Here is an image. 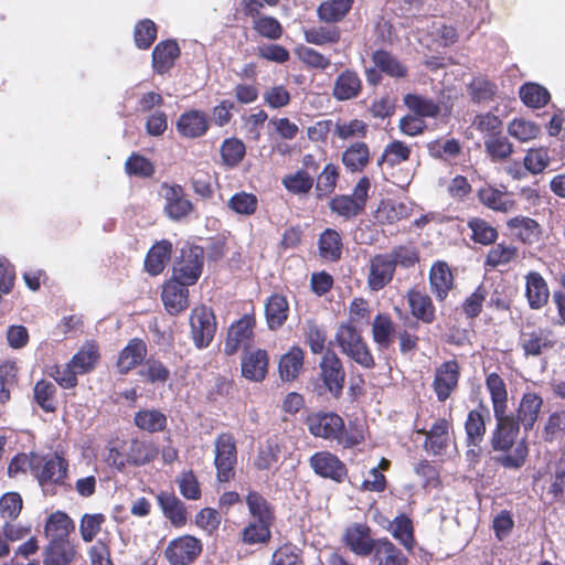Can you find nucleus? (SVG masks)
Returning a JSON list of instances; mask_svg holds the SVG:
<instances>
[{"label": "nucleus", "mask_w": 565, "mask_h": 565, "mask_svg": "<svg viewBox=\"0 0 565 565\" xmlns=\"http://www.w3.org/2000/svg\"><path fill=\"white\" fill-rule=\"evenodd\" d=\"M134 423L139 429L153 434L166 429L167 416L159 409L145 408L135 414Z\"/></svg>", "instance_id": "nucleus-38"}, {"label": "nucleus", "mask_w": 565, "mask_h": 565, "mask_svg": "<svg viewBox=\"0 0 565 565\" xmlns=\"http://www.w3.org/2000/svg\"><path fill=\"white\" fill-rule=\"evenodd\" d=\"M430 157L441 160L457 158L461 152V145L457 139H447L445 141L434 140L427 145Z\"/></svg>", "instance_id": "nucleus-55"}, {"label": "nucleus", "mask_w": 565, "mask_h": 565, "mask_svg": "<svg viewBox=\"0 0 565 565\" xmlns=\"http://www.w3.org/2000/svg\"><path fill=\"white\" fill-rule=\"evenodd\" d=\"M204 252L200 246L181 248L180 258L173 265L172 279L183 285H194L201 276Z\"/></svg>", "instance_id": "nucleus-4"}, {"label": "nucleus", "mask_w": 565, "mask_h": 565, "mask_svg": "<svg viewBox=\"0 0 565 565\" xmlns=\"http://www.w3.org/2000/svg\"><path fill=\"white\" fill-rule=\"evenodd\" d=\"M372 61L376 68L393 78H404L408 74L407 66L398 57L384 50H376L372 54Z\"/></svg>", "instance_id": "nucleus-31"}, {"label": "nucleus", "mask_w": 565, "mask_h": 565, "mask_svg": "<svg viewBox=\"0 0 565 565\" xmlns=\"http://www.w3.org/2000/svg\"><path fill=\"white\" fill-rule=\"evenodd\" d=\"M147 353L146 343L139 339H132L120 351L117 367L120 374H127L130 370L140 364Z\"/></svg>", "instance_id": "nucleus-28"}, {"label": "nucleus", "mask_w": 565, "mask_h": 565, "mask_svg": "<svg viewBox=\"0 0 565 565\" xmlns=\"http://www.w3.org/2000/svg\"><path fill=\"white\" fill-rule=\"evenodd\" d=\"M281 183L289 193L295 195H306L311 191L315 184V179L308 171L300 169L294 173L285 175Z\"/></svg>", "instance_id": "nucleus-44"}, {"label": "nucleus", "mask_w": 565, "mask_h": 565, "mask_svg": "<svg viewBox=\"0 0 565 565\" xmlns=\"http://www.w3.org/2000/svg\"><path fill=\"white\" fill-rule=\"evenodd\" d=\"M56 386L52 382L41 380L34 386V399L45 412L55 411Z\"/></svg>", "instance_id": "nucleus-60"}, {"label": "nucleus", "mask_w": 565, "mask_h": 565, "mask_svg": "<svg viewBox=\"0 0 565 565\" xmlns=\"http://www.w3.org/2000/svg\"><path fill=\"white\" fill-rule=\"evenodd\" d=\"M408 302L412 313L425 323H430L435 318V309L428 296L419 291L408 292Z\"/></svg>", "instance_id": "nucleus-50"}, {"label": "nucleus", "mask_w": 565, "mask_h": 565, "mask_svg": "<svg viewBox=\"0 0 565 565\" xmlns=\"http://www.w3.org/2000/svg\"><path fill=\"white\" fill-rule=\"evenodd\" d=\"M507 225L513 235L525 244H534L540 239V224L531 217L515 216L510 218Z\"/></svg>", "instance_id": "nucleus-33"}, {"label": "nucleus", "mask_w": 565, "mask_h": 565, "mask_svg": "<svg viewBox=\"0 0 565 565\" xmlns=\"http://www.w3.org/2000/svg\"><path fill=\"white\" fill-rule=\"evenodd\" d=\"M303 351L299 347H292L279 361V375L282 381H294L303 366Z\"/></svg>", "instance_id": "nucleus-37"}, {"label": "nucleus", "mask_w": 565, "mask_h": 565, "mask_svg": "<svg viewBox=\"0 0 565 565\" xmlns=\"http://www.w3.org/2000/svg\"><path fill=\"white\" fill-rule=\"evenodd\" d=\"M556 339L552 331L539 328L530 332H523L520 337V344L526 356H539L552 349Z\"/></svg>", "instance_id": "nucleus-17"}, {"label": "nucleus", "mask_w": 565, "mask_h": 565, "mask_svg": "<svg viewBox=\"0 0 565 565\" xmlns=\"http://www.w3.org/2000/svg\"><path fill=\"white\" fill-rule=\"evenodd\" d=\"M484 148L492 161H502L513 152V145L504 136L497 135L484 140Z\"/></svg>", "instance_id": "nucleus-58"}, {"label": "nucleus", "mask_w": 565, "mask_h": 565, "mask_svg": "<svg viewBox=\"0 0 565 565\" xmlns=\"http://www.w3.org/2000/svg\"><path fill=\"white\" fill-rule=\"evenodd\" d=\"M341 352L364 369L375 366L374 358L361 333L351 323H342L335 333Z\"/></svg>", "instance_id": "nucleus-2"}, {"label": "nucleus", "mask_w": 565, "mask_h": 565, "mask_svg": "<svg viewBox=\"0 0 565 565\" xmlns=\"http://www.w3.org/2000/svg\"><path fill=\"white\" fill-rule=\"evenodd\" d=\"M303 35L307 43L322 46L338 43L341 31L335 25H319L305 30Z\"/></svg>", "instance_id": "nucleus-45"}, {"label": "nucleus", "mask_w": 565, "mask_h": 565, "mask_svg": "<svg viewBox=\"0 0 565 565\" xmlns=\"http://www.w3.org/2000/svg\"><path fill=\"white\" fill-rule=\"evenodd\" d=\"M339 179V168L333 163H328L319 173L316 183L317 196L321 198L332 193Z\"/></svg>", "instance_id": "nucleus-61"}, {"label": "nucleus", "mask_w": 565, "mask_h": 565, "mask_svg": "<svg viewBox=\"0 0 565 565\" xmlns=\"http://www.w3.org/2000/svg\"><path fill=\"white\" fill-rule=\"evenodd\" d=\"M565 438V411H555L550 414L543 429V439L547 443Z\"/></svg>", "instance_id": "nucleus-56"}, {"label": "nucleus", "mask_w": 565, "mask_h": 565, "mask_svg": "<svg viewBox=\"0 0 565 565\" xmlns=\"http://www.w3.org/2000/svg\"><path fill=\"white\" fill-rule=\"evenodd\" d=\"M253 329L254 319L249 316H244L239 320L233 322L227 331L224 353L226 355H233L241 349H243L244 352L247 351L253 343Z\"/></svg>", "instance_id": "nucleus-9"}, {"label": "nucleus", "mask_w": 565, "mask_h": 565, "mask_svg": "<svg viewBox=\"0 0 565 565\" xmlns=\"http://www.w3.org/2000/svg\"><path fill=\"white\" fill-rule=\"evenodd\" d=\"M288 310V302L284 296H270L265 307L266 320L269 329L276 330L280 328L287 320Z\"/></svg>", "instance_id": "nucleus-39"}, {"label": "nucleus", "mask_w": 565, "mask_h": 565, "mask_svg": "<svg viewBox=\"0 0 565 565\" xmlns=\"http://www.w3.org/2000/svg\"><path fill=\"white\" fill-rule=\"evenodd\" d=\"M353 0H328L318 8V17L321 21L334 23L342 20L350 11Z\"/></svg>", "instance_id": "nucleus-47"}, {"label": "nucleus", "mask_w": 565, "mask_h": 565, "mask_svg": "<svg viewBox=\"0 0 565 565\" xmlns=\"http://www.w3.org/2000/svg\"><path fill=\"white\" fill-rule=\"evenodd\" d=\"M370 186V179L367 177L361 178L355 184L352 195H335L330 200L329 209L332 213L343 217L344 220L354 218L365 209Z\"/></svg>", "instance_id": "nucleus-3"}, {"label": "nucleus", "mask_w": 565, "mask_h": 565, "mask_svg": "<svg viewBox=\"0 0 565 565\" xmlns=\"http://www.w3.org/2000/svg\"><path fill=\"white\" fill-rule=\"evenodd\" d=\"M271 524L257 520L250 521L242 531V541L249 545L267 543L271 536Z\"/></svg>", "instance_id": "nucleus-54"}, {"label": "nucleus", "mask_w": 565, "mask_h": 565, "mask_svg": "<svg viewBox=\"0 0 565 565\" xmlns=\"http://www.w3.org/2000/svg\"><path fill=\"white\" fill-rule=\"evenodd\" d=\"M280 446L275 439H268L258 449L255 466L259 470H269L279 459Z\"/></svg>", "instance_id": "nucleus-59"}, {"label": "nucleus", "mask_w": 565, "mask_h": 565, "mask_svg": "<svg viewBox=\"0 0 565 565\" xmlns=\"http://www.w3.org/2000/svg\"><path fill=\"white\" fill-rule=\"evenodd\" d=\"M477 196L484 206L497 212L507 213L515 205V202L507 192L500 191L491 185L480 188Z\"/></svg>", "instance_id": "nucleus-30"}, {"label": "nucleus", "mask_w": 565, "mask_h": 565, "mask_svg": "<svg viewBox=\"0 0 565 565\" xmlns=\"http://www.w3.org/2000/svg\"><path fill=\"white\" fill-rule=\"evenodd\" d=\"M309 463L316 475L335 482H342L348 475L345 465L328 451L316 452L310 457Z\"/></svg>", "instance_id": "nucleus-13"}, {"label": "nucleus", "mask_w": 565, "mask_h": 565, "mask_svg": "<svg viewBox=\"0 0 565 565\" xmlns=\"http://www.w3.org/2000/svg\"><path fill=\"white\" fill-rule=\"evenodd\" d=\"M68 462L61 456H53L46 459L40 471L36 472V478L41 487L47 486H63L67 477Z\"/></svg>", "instance_id": "nucleus-19"}, {"label": "nucleus", "mask_w": 565, "mask_h": 565, "mask_svg": "<svg viewBox=\"0 0 565 565\" xmlns=\"http://www.w3.org/2000/svg\"><path fill=\"white\" fill-rule=\"evenodd\" d=\"M405 106L419 118H436L440 113V106L430 98L417 94L404 96Z\"/></svg>", "instance_id": "nucleus-41"}, {"label": "nucleus", "mask_w": 565, "mask_h": 565, "mask_svg": "<svg viewBox=\"0 0 565 565\" xmlns=\"http://www.w3.org/2000/svg\"><path fill=\"white\" fill-rule=\"evenodd\" d=\"M362 92V81L359 74L350 68L342 71L335 78L332 96L339 102L351 100Z\"/></svg>", "instance_id": "nucleus-21"}, {"label": "nucleus", "mask_w": 565, "mask_h": 565, "mask_svg": "<svg viewBox=\"0 0 565 565\" xmlns=\"http://www.w3.org/2000/svg\"><path fill=\"white\" fill-rule=\"evenodd\" d=\"M73 527L72 520L64 512H55L50 515L45 523L44 532L50 541L67 540L70 529Z\"/></svg>", "instance_id": "nucleus-49"}, {"label": "nucleus", "mask_w": 565, "mask_h": 565, "mask_svg": "<svg viewBox=\"0 0 565 565\" xmlns=\"http://www.w3.org/2000/svg\"><path fill=\"white\" fill-rule=\"evenodd\" d=\"M99 360L98 347L94 342L85 343L81 350L70 361L71 367H74L79 374L90 372Z\"/></svg>", "instance_id": "nucleus-42"}, {"label": "nucleus", "mask_w": 565, "mask_h": 565, "mask_svg": "<svg viewBox=\"0 0 565 565\" xmlns=\"http://www.w3.org/2000/svg\"><path fill=\"white\" fill-rule=\"evenodd\" d=\"M460 366L456 360L446 361L436 369L433 388L439 402L450 397L458 386Z\"/></svg>", "instance_id": "nucleus-10"}, {"label": "nucleus", "mask_w": 565, "mask_h": 565, "mask_svg": "<svg viewBox=\"0 0 565 565\" xmlns=\"http://www.w3.org/2000/svg\"><path fill=\"white\" fill-rule=\"evenodd\" d=\"M497 420L495 429L491 436V447L494 451H509L514 445L520 430V424L514 417L507 415L503 411L501 416H494Z\"/></svg>", "instance_id": "nucleus-12"}, {"label": "nucleus", "mask_w": 565, "mask_h": 565, "mask_svg": "<svg viewBox=\"0 0 565 565\" xmlns=\"http://www.w3.org/2000/svg\"><path fill=\"white\" fill-rule=\"evenodd\" d=\"M486 386L490 393L494 416H501L508 408V392L503 379L497 373H490L486 379Z\"/></svg>", "instance_id": "nucleus-36"}, {"label": "nucleus", "mask_w": 565, "mask_h": 565, "mask_svg": "<svg viewBox=\"0 0 565 565\" xmlns=\"http://www.w3.org/2000/svg\"><path fill=\"white\" fill-rule=\"evenodd\" d=\"M307 426L313 436L337 440L344 447L356 446L363 440L362 431H347L342 417L335 413L311 414L307 418Z\"/></svg>", "instance_id": "nucleus-1"}, {"label": "nucleus", "mask_w": 565, "mask_h": 565, "mask_svg": "<svg viewBox=\"0 0 565 565\" xmlns=\"http://www.w3.org/2000/svg\"><path fill=\"white\" fill-rule=\"evenodd\" d=\"M270 565H303L300 550L292 544H284L271 555Z\"/></svg>", "instance_id": "nucleus-64"}, {"label": "nucleus", "mask_w": 565, "mask_h": 565, "mask_svg": "<svg viewBox=\"0 0 565 565\" xmlns=\"http://www.w3.org/2000/svg\"><path fill=\"white\" fill-rule=\"evenodd\" d=\"M343 541L359 556L371 555L376 544V540L371 537L370 526L365 523H353L347 527Z\"/></svg>", "instance_id": "nucleus-14"}, {"label": "nucleus", "mask_w": 565, "mask_h": 565, "mask_svg": "<svg viewBox=\"0 0 565 565\" xmlns=\"http://www.w3.org/2000/svg\"><path fill=\"white\" fill-rule=\"evenodd\" d=\"M319 379L333 397L342 395L345 371L342 361L332 350H327L319 362Z\"/></svg>", "instance_id": "nucleus-6"}, {"label": "nucleus", "mask_w": 565, "mask_h": 565, "mask_svg": "<svg viewBox=\"0 0 565 565\" xmlns=\"http://www.w3.org/2000/svg\"><path fill=\"white\" fill-rule=\"evenodd\" d=\"M188 286L174 279L163 286L162 301L169 313L177 315L188 307Z\"/></svg>", "instance_id": "nucleus-24"}, {"label": "nucleus", "mask_w": 565, "mask_h": 565, "mask_svg": "<svg viewBox=\"0 0 565 565\" xmlns=\"http://www.w3.org/2000/svg\"><path fill=\"white\" fill-rule=\"evenodd\" d=\"M158 503L167 519L175 527H181L186 523L185 504L173 493L160 492L157 495Z\"/></svg>", "instance_id": "nucleus-25"}, {"label": "nucleus", "mask_w": 565, "mask_h": 565, "mask_svg": "<svg viewBox=\"0 0 565 565\" xmlns=\"http://www.w3.org/2000/svg\"><path fill=\"white\" fill-rule=\"evenodd\" d=\"M542 406L543 398L539 394L534 392L523 394L515 420L523 426L525 431H530L534 427Z\"/></svg>", "instance_id": "nucleus-23"}, {"label": "nucleus", "mask_w": 565, "mask_h": 565, "mask_svg": "<svg viewBox=\"0 0 565 565\" xmlns=\"http://www.w3.org/2000/svg\"><path fill=\"white\" fill-rule=\"evenodd\" d=\"M520 98L529 107L541 108L548 103L551 96L543 86L535 83H526L520 88Z\"/></svg>", "instance_id": "nucleus-52"}, {"label": "nucleus", "mask_w": 565, "mask_h": 565, "mask_svg": "<svg viewBox=\"0 0 565 565\" xmlns=\"http://www.w3.org/2000/svg\"><path fill=\"white\" fill-rule=\"evenodd\" d=\"M75 556V550L68 540L50 541L44 550L45 565H68Z\"/></svg>", "instance_id": "nucleus-32"}, {"label": "nucleus", "mask_w": 565, "mask_h": 565, "mask_svg": "<svg viewBox=\"0 0 565 565\" xmlns=\"http://www.w3.org/2000/svg\"><path fill=\"white\" fill-rule=\"evenodd\" d=\"M246 148L237 138L225 139L221 146V157L225 166L236 167L244 158Z\"/></svg>", "instance_id": "nucleus-57"}, {"label": "nucleus", "mask_w": 565, "mask_h": 565, "mask_svg": "<svg viewBox=\"0 0 565 565\" xmlns=\"http://www.w3.org/2000/svg\"><path fill=\"white\" fill-rule=\"evenodd\" d=\"M214 465L216 478L220 482H228L235 476L237 462L236 444L232 435L221 434L214 441Z\"/></svg>", "instance_id": "nucleus-5"}, {"label": "nucleus", "mask_w": 565, "mask_h": 565, "mask_svg": "<svg viewBox=\"0 0 565 565\" xmlns=\"http://www.w3.org/2000/svg\"><path fill=\"white\" fill-rule=\"evenodd\" d=\"M296 53L298 58L309 68L326 71L331 65L329 57L312 47L301 45Z\"/></svg>", "instance_id": "nucleus-62"}, {"label": "nucleus", "mask_w": 565, "mask_h": 565, "mask_svg": "<svg viewBox=\"0 0 565 565\" xmlns=\"http://www.w3.org/2000/svg\"><path fill=\"white\" fill-rule=\"evenodd\" d=\"M449 424L445 418L435 422L433 427L426 431L425 447L433 454H440L446 447L448 441Z\"/></svg>", "instance_id": "nucleus-46"}, {"label": "nucleus", "mask_w": 565, "mask_h": 565, "mask_svg": "<svg viewBox=\"0 0 565 565\" xmlns=\"http://www.w3.org/2000/svg\"><path fill=\"white\" fill-rule=\"evenodd\" d=\"M180 55L175 41L168 40L158 43L152 51V66L158 74H164Z\"/></svg>", "instance_id": "nucleus-27"}, {"label": "nucleus", "mask_w": 565, "mask_h": 565, "mask_svg": "<svg viewBox=\"0 0 565 565\" xmlns=\"http://www.w3.org/2000/svg\"><path fill=\"white\" fill-rule=\"evenodd\" d=\"M158 449L152 443L132 439L126 450L127 462L143 466L156 458Z\"/></svg>", "instance_id": "nucleus-40"}, {"label": "nucleus", "mask_w": 565, "mask_h": 565, "mask_svg": "<svg viewBox=\"0 0 565 565\" xmlns=\"http://www.w3.org/2000/svg\"><path fill=\"white\" fill-rule=\"evenodd\" d=\"M391 527L394 539L399 541L407 551H412L415 544L412 520L401 514L393 520Z\"/></svg>", "instance_id": "nucleus-51"}, {"label": "nucleus", "mask_w": 565, "mask_h": 565, "mask_svg": "<svg viewBox=\"0 0 565 565\" xmlns=\"http://www.w3.org/2000/svg\"><path fill=\"white\" fill-rule=\"evenodd\" d=\"M490 420V411L480 404L476 409L468 413L465 422L466 444L477 446L482 444L486 435V424Z\"/></svg>", "instance_id": "nucleus-20"}, {"label": "nucleus", "mask_w": 565, "mask_h": 565, "mask_svg": "<svg viewBox=\"0 0 565 565\" xmlns=\"http://www.w3.org/2000/svg\"><path fill=\"white\" fill-rule=\"evenodd\" d=\"M190 326L195 348L199 350L207 348L216 332L213 311L205 306L194 308L190 316Z\"/></svg>", "instance_id": "nucleus-7"}, {"label": "nucleus", "mask_w": 565, "mask_h": 565, "mask_svg": "<svg viewBox=\"0 0 565 565\" xmlns=\"http://www.w3.org/2000/svg\"><path fill=\"white\" fill-rule=\"evenodd\" d=\"M320 254L323 258L338 260L342 253V242L340 234L331 228H327L319 238Z\"/></svg>", "instance_id": "nucleus-53"}, {"label": "nucleus", "mask_w": 565, "mask_h": 565, "mask_svg": "<svg viewBox=\"0 0 565 565\" xmlns=\"http://www.w3.org/2000/svg\"><path fill=\"white\" fill-rule=\"evenodd\" d=\"M172 252V244L169 241H161L153 245L145 260L146 270L152 275H159L164 269Z\"/></svg>", "instance_id": "nucleus-35"}, {"label": "nucleus", "mask_w": 565, "mask_h": 565, "mask_svg": "<svg viewBox=\"0 0 565 565\" xmlns=\"http://www.w3.org/2000/svg\"><path fill=\"white\" fill-rule=\"evenodd\" d=\"M394 274L395 269L388 255H375L370 259L367 287L372 291H380L392 281Z\"/></svg>", "instance_id": "nucleus-15"}, {"label": "nucleus", "mask_w": 565, "mask_h": 565, "mask_svg": "<svg viewBox=\"0 0 565 565\" xmlns=\"http://www.w3.org/2000/svg\"><path fill=\"white\" fill-rule=\"evenodd\" d=\"M508 132L515 139L526 142L537 137L540 127L532 121L520 118L510 122Z\"/></svg>", "instance_id": "nucleus-63"}, {"label": "nucleus", "mask_w": 565, "mask_h": 565, "mask_svg": "<svg viewBox=\"0 0 565 565\" xmlns=\"http://www.w3.org/2000/svg\"><path fill=\"white\" fill-rule=\"evenodd\" d=\"M431 292L437 299L444 300L452 288V274L445 262H436L429 273Z\"/></svg>", "instance_id": "nucleus-29"}, {"label": "nucleus", "mask_w": 565, "mask_h": 565, "mask_svg": "<svg viewBox=\"0 0 565 565\" xmlns=\"http://www.w3.org/2000/svg\"><path fill=\"white\" fill-rule=\"evenodd\" d=\"M202 552V543L192 535L179 536L167 545L164 556L171 565H189Z\"/></svg>", "instance_id": "nucleus-8"}, {"label": "nucleus", "mask_w": 565, "mask_h": 565, "mask_svg": "<svg viewBox=\"0 0 565 565\" xmlns=\"http://www.w3.org/2000/svg\"><path fill=\"white\" fill-rule=\"evenodd\" d=\"M342 163L352 173L362 172L370 162V149L364 142L358 141L342 153Z\"/></svg>", "instance_id": "nucleus-34"}, {"label": "nucleus", "mask_w": 565, "mask_h": 565, "mask_svg": "<svg viewBox=\"0 0 565 565\" xmlns=\"http://www.w3.org/2000/svg\"><path fill=\"white\" fill-rule=\"evenodd\" d=\"M161 195L164 199L163 210L169 218L179 221L191 213L193 205L181 185L164 183L161 186Z\"/></svg>", "instance_id": "nucleus-11"}, {"label": "nucleus", "mask_w": 565, "mask_h": 565, "mask_svg": "<svg viewBox=\"0 0 565 565\" xmlns=\"http://www.w3.org/2000/svg\"><path fill=\"white\" fill-rule=\"evenodd\" d=\"M246 504L248 512L254 518V520L262 521L263 523H273V508L260 493L256 491H249L246 497Z\"/></svg>", "instance_id": "nucleus-48"}, {"label": "nucleus", "mask_w": 565, "mask_h": 565, "mask_svg": "<svg viewBox=\"0 0 565 565\" xmlns=\"http://www.w3.org/2000/svg\"><path fill=\"white\" fill-rule=\"evenodd\" d=\"M373 558L376 565H407V556L388 539H376L373 550Z\"/></svg>", "instance_id": "nucleus-26"}, {"label": "nucleus", "mask_w": 565, "mask_h": 565, "mask_svg": "<svg viewBox=\"0 0 565 565\" xmlns=\"http://www.w3.org/2000/svg\"><path fill=\"white\" fill-rule=\"evenodd\" d=\"M268 361V354L265 350L245 351L241 361L242 375L248 381L262 382L267 375Z\"/></svg>", "instance_id": "nucleus-16"}, {"label": "nucleus", "mask_w": 565, "mask_h": 565, "mask_svg": "<svg viewBox=\"0 0 565 565\" xmlns=\"http://www.w3.org/2000/svg\"><path fill=\"white\" fill-rule=\"evenodd\" d=\"M525 297L533 310H540L548 302L550 289L540 273L530 271L525 276Z\"/></svg>", "instance_id": "nucleus-22"}, {"label": "nucleus", "mask_w": 565, "mask_h": 565, "mask_svg": "<svg viewBox=\"0 0 565 565\" xmlns=\"http://www.w3.org/2000/svg\"><path fill=\"white\" fill-rule=\"evenodd\" d=\"M394 333L395 327L391 318L379 313L372 323V337L380 350H385L391 345Z\"/></svg>", "instance_id": "nucleus-43"}, {"label": "nucleus", "mask_w": 565, "mask_h": 565, "mask_svg": "<svg viewBox=\"0 0 565 565\" xmlns=\"http://www.w3.org/2000/svg\"><path fill=\"white\" fill-rule=\"evenodd\" d=\"M210 127L209 118L204 111L191 109L180 115L177 129L185 138H200Z\"/></svg>", "instance_id": "nucleus-18"}]
</instances>
